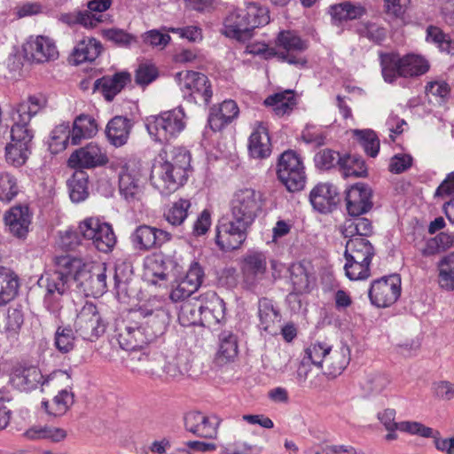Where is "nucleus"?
I'll use <instances>...</instances> for the list:
<instances>
[{"label": "nucleus", "instance_id": "nucleus-1", "mask_svg": "<svg viewBox=\"0 0 454 454\" xmlns=\"http://www.w3.org/2000/svg\"><path fill=\"white\" fill-rule=\"evenodd\" d=\"M59 265L64 270H57L46 278V294L44 302L52 306L59 298L68 290L70 278L80 286L86 295L98 297L107 290L106 267L105 263L84 261L82 258L64 256L59 260Z\"/></svg>", "mask_w": 454, "mask_h": 454}, {"label": "nucleus", "instance_id": "nucleus-2", "mask_svg": "<svg viewBox=\"0 0 454 454\" xmlns=\"http://www.w3.org/2000/svg\"><path fill=\"white\" fill-rule=\"evenodd\" d=\"M168 323L167 311L161 307L147 305L130 311L126 319L117 324L116 339L124 350H136L161 336Z\"/></svg>", "mask_w": 454, "mask_h": 454}, {"label": "nucleus", "instance_id": "nucleus-3", "mask_svg": "<svg viewBox=\"0 0 454 454\" xmlns=\"http://www.w3.org/2000/svg\"><path fill=\"white\" fill-rule=\"evenodd\" d=\"M45 105L46 99L43 95H32L12 108L11 113L12 142L5 147V158L9 164L20 167L27 161L34 137L30 121Z\"/></svg>", "mask_w": 454, "mask_h": 454}, {"label": "nucleus", "instance_id": "nucleus-4", "mask_svg": "<svg viewBox=\"0 0 454 454\" xmlns=\"http://www.w3.org/2000/svg\"><path fill=\"white\" fill-rule=\"evenodd\" d=\"M380 60L383 79L388 83H393L400 77L420 76L429 70L428 61L412 53L404 56L395 52L380 53Z\"/></svg>", "mask_w": 454, "mask_h": 454}, {"label": "nucleus", "instance_id": "nucleus-5", "mask_svg": "<svg viewBox=\"0 0 454 454\" xmlns=\"http://www.w3.org/2000/svg\"><path fill=\"white\" fill-rule=\"evenodd\" d=\"M185 114L182 107L165 111L146 118V129L155 141L164 143L177 137L185 128Z\"/></svg>", "mask_w": 454, "mask_h": 454}, {"label": "nucleus", "instance_id": "nucleus-6", "mask_svg": "<svg viewBox=\"0 0 454 454\" xmlns=\"http://www.w3.org/2000/svg\"><path fill=\"white\" fill-rule=\"evenodd\" d=\"M263 194L254 188L236 191L231 201V217L251 226L262 211Z\"/></svg>", "mask_w": 454, "mask_h": 454}, {"label": "nucleus", "instance_id": "nucleus-7", "mask_svg": "<svg viewBox=\"0 0 454 454\" xmlns=\"http://www.w3.org/2000/svg\"><path fill=\"white\" fill-rule=\"evenodd\" d=\"M277 176L289 192L303 190L307 176L301 156L293 150H287L281 153L278 160Z\"/></svg>", "mask_w": 454, "mask_h": 454}, {"label": "nucleus", "instance_id": "nucleus-8", "mask_svg": "<svg viewBox=\"0 0 454 454\" xmlns=\"http://www.w3.org/2000/svg\"><path fill=\"white\" fill-rule=\"evenodd\" d=\"M43 384L64 387L59 391L51 402L44 401L42 403L48 414L55 417L64 415L74 402V395L68 389L71 388L73 384L70 373L67 371H54L45 378Z\"/></svg>", "mask_w": 454, "mask_h": 454}, {"label": "nucleus", "instance_id": "nucleus-9", "mask_svg": "<svg viewBox=\"0 0 454 454\" xmlns=\"http://www.w3.org/2000/svg\"><path fill=\"white\" fill-rule=\"evenodd\" d=\"M78 231L84 239L91 241L94 247L103 253L112 251L116 243L112 226L98 217L83 219L78 224Z\"/></svg>", "mask_w": 454, "mask_h": 454}, {"label": "nucleus", "instance_id": "nucleus-10", "mask_svg": "<svg viewBox=\"0 0 454 454\" xmlns=\"http://www.w3.org/2000/svg\"><path fill=\"white\" fill-rule=\"evenodd\" d=\"M176 81L184 98L194 103L207 105L213 95L208 78L199 72L182 71L176 74Z\"/></svg>", "mask_w": 454, "mask_h": 454}, {"label": "nucleus", "instance_id": "nucleus-11", "mask_svg": "<svg viewBox=\"0 0 454 454\" xmlns=\"http://www.w3.org/2000/svg\"><path fill=\"white\" fill-rule=\"evenodd\" d=\"M74 327L81 338L94 341L105 333L106 325L96 305L87 301L77 309Z\"/></svg>", "mask_w": 454, "mask_h": 454}, {"label": "nucleus", "instance_id": "nucleus-12", "mask_svg": "<svg viewBox=\"0 0 454 454\" xmlns=\"http://www.w3.org/2000/svg\"><path fill=\"white\" fill-rule=\"evenodd\" d=\"M249 225L231 219L223 218L215 227V244L221 251L231 252L239 249L247 237Z\"/></svg>", "mask_w": 454, "mask_h": 454}, {"label": "nucleus", "instance_id": "nucleus-13", "mask_svg": "<svg viewBox=\"0 0 454 454\" xmlns=\"http://www.w3.org/2000/svg\"><path fill=\"white\" fill-rule=\"evenodd\" d=\"M371 303L378 308H387L394 304L401 294V278L390 275L374 280L368 292Z\"/></svg>", "mask_w": 454, "mask_h": 454}, {"label": "nucleus", "instance_id": "nucleus-14", "mask_svg": "<svg viewBox=\"0 0 454 454\" xmlns=\"http://www.w3.org/2000/svg\"><path fill=\"white\" fill-rule=\"evenodd\" d=\"M107 162L106 150L94 142L75 150L68 159V165L74 168H94L105 166Z\"/></svg>", "mask_w": 454, "mask_h": 454}, {"label": "nucleus", "instance_id": "nucleus-15", "mask_svg": "<svg viewBox=\"0 0 454 454\" xmlns=\"http://www.w3.org/2000/svg\"><path fill=\"white\" fill-rule=\"evenodd\" d=\"M23 50L27 59L35 63L55 61L59 56L55 41L45 35L30 36Z\"/></svg>", "mask_w": 454, "mask_h": 454}, {"label": "nucleus", "instance_id": "nucleus-16", "mask_svg": "<svg viewBox=\"0 0 454 454\" xmlns=\"http://www.w3.org/2000/svg\"><path fill=\"white\" fill-rule=\"evenodd\" d=\"M6 231L17 239H25L29 232L32 213L27 205H17L9 208L4 215Z\"/></svg>", "mask_w": 454, "mask_h": 454}, {"label": "nucleus", "instance_id": "nucleus-17", "mask_svg": "<svg viewBox=\"0 0 454 454\" xmlns=\"http://www.w3.org/2000/svg\"><path fill=\"white\" fill-rule=\"evenodd\" d=\"M203 270L198 262H192L184 278L176 280L172 286L169 298L172 301H184L202 283Z\"/></svg>", "mask_w": 454, "mask_h": 454}, {"label": "nucleus", "instance_id": "nucleus-18", "mask_svg": "<svg viewBox=\"0 0 454 454\" xmlns=\"http://www.w3.org/2000/svg\"><path fill=\"white\" fill-rule=\"evenodd\" d=\"M171 239L168 231L145 224L137 227L130 237L134 247L144 251L160 247Z\"/></svg>", "mask_w": 454, "mask_h": 454}, {"label": "nucleus", "instance_id": "nucleus-19", "mask_svg": "<svg viewBox=\"0 0 454 454\" xmlns=\"http://www.w3.org/2000/svg\"><path fill=\"white\" fill-rule=\"evenodd\" d=\"M201 323L200 325L211 327L220 324L225 317V303L215 292L200 294Z\"/></svg>", "mask_w": 454, "mask_h": 454}, {"label": "nucleus", "instance_id": "nucleus-20", "mask_svg": "<svg viewBox=\"0 0 454 454\" xmlns=\"http://www.w3.org/2000/svg\"><path fill=\"white\" fill-rule=\"evenodd\" d=\"M278 45L286 50L280 54V58L289 64L304 66L306 59L299 53L307 49V44L293 31H282L277 39Z\"/></svg>", "mask_w": 454, "mask_h": 454}, {"label": "nucleus", "instance_id": "nucleus-21", "mask_svg": "<svg viewBox=\"0 0 454 454\" xmlns=\"http://www.w3.org/2000/svg\"><path fill=\"white\" fill-rule=\"evenodd\" d=\"M218 425L219 420L216 417H209L200 411H189L184 416L185 429L200 437H215Z\"/></svg>", "mask_w": 454, "mask_h": 454}, {"label": "nucleus", "instance_id": "nucleus-22", "mask_svg": "<svg viewBox=\"0 0 454 454\" xmlns=\"http://www.w3.org/2000/svg\"><path fill=\"white\" fill-rule=\"evenodd\" d=\"M151 180L161 194L168 195L176 191L187 179L181 175L177 177V172L173 167L164 162L159 167H154Z\"/></svg>", "mask_w": 454, "mask_h": 454}, {"label": "nucleus", "instance_id": "nucleus-23", "mask_svg": "<svg viewBox=\"0 0 454 454\" xmlns=\"http://www.w3.org/2000/svg\"><path fill=\"white\" fill-rule=\"evenodd\" d=\"M347 210L352 216L367 213L372 207V190L362 183L352 185L346 194Z\"/></svg>", "mask_w": 454, "mask_h": 454}, {"label": "nucleus", "instance_id": "nucleus-24", "mask_svg": "<svg viewBox=\"0 0 454 454\" xmlns=\"http://www.w3.org/2000/svg\"><path fill=\"white\" fill-rule=\"evenodd\" d=\"M242 273L247 283L254 285L262 280L267 271V256L261 251H248L243 257Z\"/></svg>", "mask_w": 454, "mask_h": 454}, {"label": "nucleus", "instance_id": "nucleus-25", "mask_svg": "<svg viewBox=\"0 0 454 454\" xmlns=\"http://www.w3.org/2000/svg\"><path fill=\"white\" fill-rule=\"evenodd\" d=\"M239 109L233 100H224L210 109L208 125L214 131H220L239 116Z\"/></svg>", "mask_w": 454, "mask_h": 454}, {"label": "nucleus", "instance_id": "nucleus-26", "mask_svg": "<svg viewBox=\"0 0 454 454\" xmlns=\"http://www.w3.org/2000/svg\"><path fill=\"white\" fill-rule=\"evenodd\" d=\"M248 151L255 159L268 158L271 153V143L267 127L256 122L248 139Z\"/></svg>", "mask_w": 454, "mask_h": 454}, {"label": "nucleus", "instance_id": "nucleus-27", "mask_svg": "<svg viewBox=\"0 0 454 454\" xmlns=\"http://www.w3.org/2000/svg\"><path fill=\"white\" fill-rule=\"evenodd\" d=\"M339 195L338 189L330 183H320L310 192L309 200L315 209L321 213L330 211L336 204Z\"/></svg>", "mask_w": 454, "mask_h": 454}, {"label": "nucleus", "instance_id": "nucleus-28", "mask_svg": "<svg viewBox=\"0 0 454 454\" xmlns=\"http://www.w3.org/2000/svg\"><path fill=\"white\" fill-rule=\"evenodd\" d=\"M12 385L22 391H30L39 384L43 386L45 379L41 371L35 366L15 368L11 376Z\"/></svg>", "mask_w": 454, "mask_h": 454}, {"label": "nucleus", "instance_id": "nucleus-29", "mask_svg": "<svg viewBox=\"0 0 454 454\" xmlns=\"http://www.w3.org/2000/svg\"><path fill=\"white\" fill-rule=\"evenodd\" d=\"M119 186L127 200L138 199L142 191L139 171L134 166L126 164L120 173Z\"/></svg>", "mask_w": 454, "mask_h": 454}, {"label": "nucleus", "instance_id": "nucleus-30", "mask_svg": "<svg viewBox=\"0 0 454 454\" xmlns=\"http://www.w3.org/2000/svg\"><path fill=\"white\" fill-rule=\"evenodd\" d=\"M102 44L93 37H84L74 46L70 62L74 65H80L84 62L94 61L101 53Z\"/></svg>", "mask_w": 454, "mask_h": 454}, {"label": "nucleus", "instance_id": "nucleus-31", "mask_svg": "<svg viewBox=\"0 0 454 454\" xmlns=\"http://www.w3.org/2000/svg\"><path fill=\"white\" fill-rule=\"evenodd\" d=\"M250 30L246 10L242 8L231 9L223 23V34L227 37L239 39L242 35Z\"/></svg>", "mask_w": 454, "mask_h": 454}, {"label": "nucleus", "instance_id": "nucleus-32", "mask_svg": "<svg viewBox=\"0 0 454 454\" xmlns=\"http://www.w3.org/2000/svg\"><path fill=\"white\" fill-rule=\"evenodd\" d=\"M132 123L129 119L115 116L109 121L106 129L109 143L116 147L125 145L129 139Z\"/></svg>", "mask_w": 454, "mask_h": 454}, {"label": "nucleus", "instance_id": "nucleus-33", "mask_svg": "<svg viewBox=\"0 0 454 454\" xmlns=\"http://www.w3.org/2000/svg\"><path fill=\"white\" fill-rule=\"evenodd\" d=\"M332 23L335 26H341L348 20L359 19L365 14V9L359 4L342 2L332 5L329 8Z\"/></svg>", "mask_w": 454, "mask_h": 454}, {"label": "nucleus", "instance_id": "nucleus-34", "mask_svg": "<svg viewBox=\"0 0 454 454\" xmlns=\"http://www.w3.org/2000/svg\"><path fill=\"white\" fill-rule=\"evenodd\" d=\"M98 123L92 116L80 114L73 122L71 144L76 145L83 139L91 138L98 133Z\"/></svg>", "mask_w": 454, "mask_h": 454}, {"label": "nucleus", "instance_id": "nucleus-35", "mask_svg": "<svg viewBox=\"0 0 454 454\" xmlns=\"http://www.w3.org/2000/svg\"><path fill=\"white\" fill-rule=\"evenodd\" d=\"M350 362V349L347 345H341L340 348L331 351L324 364H325V373L336 377L346 369Z\"/></svg>", "mask_w": 454, "mask_h": 454}, {"label": "nucleus", "instance_id": "nucleus-36", "mask_svg": "<svg viewBox=\"0 0 454 454\" xmlns=\"http://www.w3.org/2000/svg\"><path fill=\"white\" fill-rule=\"evenodd\" d=\"M167 156L165 163H168L177 172V177L180 175L185 179L188 176V170L191 166V155L188 151L181 147L167 146L164 149Z\"/></svg>", "mask_w": 454, "mask_h": 454}, {"label": "nucleus", "instance_id": "nucleus-37", "mask_svg": "<svg viewBox=\"0 0 454 454\" xmlns=\"http://www.w3.org/2000/svg\"><path fill=\"white\" fill-rule=\"evenodd\" d=\"M437 284L445 291H454V253L442 256L436 263Z\"/></svg>", "mask_w": 454, "mask_h": 454}, {"label": "nucleus", "instance_id": "nucleus-38", "mask_svg": "<svg viewBox=\"0 0 454 454\" xmlns=\"http://www.w3.org/2000/svg\"><path fill=\"white\" fill-rule=\"evenodd\" d=\"M200 295L184 301L178 312V321L183 326L197 325L201 323Z\"/></svg>", "mask_w": 454, "mask_h": 454}, {"label": "nucleus", "instance_id": "nucleus-39", "mask_svg": "<svg viewBox=\"0 0 454 454\" xmlns=\"http://www.w3.org/2000/svg\"><path fill=\"white\" fill-rule=\"evenodd\" d=\"M20 287L18 276L5 268H0V306L12 301Z\"/></svg>", "mask_w": 454, "mask_h": 454}, {"label": "nucleus", "instance_id": "nucleus-40", "mask_svg": "<svg viewBox=\"0 0 454 454\" xmlns=\"http://www.w3.org/2000/svg\"><path fill=\"white\" fill-rule=\"evenodd\" d=\"M105 15L90 13L88 10L62 13L59 20L68 26L81 25L85 28H94L104 21Z\"/></svg>", "mask_w": 454, "mask_h": 454}, {"label": "nucleus", "instance_id": "nucleus-41", "mask_svg": "<svg viewBox=\"0 0 454 454\" xmlns=\"http://www.w3.org/2000/svg\"><path fill=\"white\" fill-rule=\"evenodd\" d=\"M219 349L216 353L215 361L219 365L232 362L238 355V342L236 336L224 331L219 336Z\"/></svg>", "mask_w": 454, "mask_h": 454}, {"label": "nucleus", "instance_id": "nucleus-42", "mask_svg": "<svg viewBox=\"0 0 454 454\" xmlns=\"http://www.w3.org/2000/svg\"><path fill=\"white\" fill-rule=\"evenodd\" d=\"M331 351V345L326 340H314L307 344L302 357L313 366L323 369V364Z\"/></svg>", "mask_w": 454, "mask_h": 454}, {"label": "nucleus", "instance_id": "nucleus-43", "mask_svg": "<svg viewBox=\"0 0 454 454\" xmlns=\"http://www.w3.org/2000/svg\"><path fill=\"white\" fill-rule=\"evenodd\" d=\"M129 79L128 73H118L113 76H104L97 80L96 86L101 88L105 98L110 101L122 90Z\"/></svg>", "mask_w": 454, "mask_h": 454}, {"label": "nucleus", "instance_id": "nucleus-44", "mask_svg": "<svg viewBox=\"0 0 454 454\" xmlns=\"http://www.w3.org/2000/svg\"><path fill=\"white\" fill-rule=\"evenodd\" d=\"M374 254V247L366 238L355 237L346 243L344 256L372 261Z\"/></svg>", "mask_w": 454, "mask_h": 454}, {"label": "nucleus", "instance_id": "nucleus-45", "mask_svg": "<svg viewBox=\"0 0 454 454\" xmlns=\"http://www.w3.org/2000/svg\"><path fill=\"white\" fill-rule=\"evenodd\" d=\"M340 231L346 239L355 237L365 238L372 233V223L364 217L354 216V218L346 219L340 226Z\"/></svg>", "mask_w": 454, "mask_h": 454}, {"label": "nucleus", "instance_id": "nucleus-46", "mask_svg": "<svg viewBox=\"0 0 454 454\" xmlns=\"http://www.w3.org/2000/svg\"><path fill=\"white\" fill-rule=\"evenodd\" d=\"M25 436L29 440L59 442L66 438L67 432L63 428L53 426L35 425L25 432Z\"/></svg>", "mask_w": 454, "mask_h": 454}, {"label": "nucleus", "instance_id": "nucleus-47", "mask_svg": "<svg viewBox=\"0 0 454 454\" xmlns=\"http://www.w3.org/2000/svg\"><path fill=\"white\" fill-rule=\"evenodd\" d=\"M69 196L73 202L79 203L87 199L88 175L82 171H76L67 182Z\"/></svg>", "mask_w": 454, "mask_h": 454}, {"label": "nucleus", "instance_id": "nucleus-48", "mask_svg": "<svg viewBox=\"0 0 454 454\" xmlns=\"http://www.w3.org/2000/svg\"><path fill=\"white\" fill-rule=\"evenodd\" d=\"M264 104L272 107L277 115L281 116L293 109L295 105V98L292 90H285L268 97Z\"/></svg>", "mask_w": 454, "mask_h": 454}, {"label": "nucleus", "instance_id": "nucleus-49", "mask_svg": "<svg viewBox=\"0 0 454 454\" xmlns=\"http://www.w3.org/2000/svg\"><path fill=\"white\" fill-rule=\"evenodd\" d=\"M344 265L345 275L352 281L365 280L371 276V262L357 258L345 256Z\"/></svg>", "mask_w": 454, "mask_h": 454}, {"label": "nucleus", "instance_id": "nucleus-50", "mask_svg": "<svg viewBox=\"0 0 454 454\" xmlns=\"http://www.w3.org/2000/svg\"><path fill=\"white\" fill-rule=\"evenodd\" d=\"M258 309L261 327L266 332H270L275 324L280 322L279 311L274 308L272 301L266 298L259 300Z\"/></svg>", "mask_w": 454, "mask_h": 454}, {"label": "nucleus", "instance_id": "nucleus-51", "mask_svg": "<svg viewBox=\"0 0 454 454\" xmlns=\"http://www.w3.org/2000/svg\"><path fill=\"white\" fill-rule=\"evenodd\" d=\"M71 129L68 123L56 126L51 132L49 148L52 153L63 152L71 143Z\"/></svg>", "mask_w": 454, "mask_h": 454}, {"label": "nucleus", "instance_id": "nucleus-52", "mask_svg": "<svg viewBox=\"0 0 454 454\" xmlns=\"http://www.w3.org/2000/svg\"><path fill=\"white\" fill-rule=\"evenodd\" d=\"M192 206L190 200L179 199L173 202L164 213V218L172 226H180L188 216Z\"/></svg>", "mask_w": 454, "mask_h": 454}, {"label": "nucleus", "instance_id": "nucleus-53", "mask_svg": "<svg viewBox=\"0 0 454 454\" xmlns=\"http://www.w3.org/2000/svg\"><path fill=\"white\" fill-rule=\"evenodd\" d=\"M245 10L249 22L250 30L267 25L270 22L269 10L258 3H247Z\"/></svg>", "mask_w": 454, "mask_h": 454}, {"label": "nucleus", "instance_id": "nucleus-54", "mask_svg": "<svg viewBox=\"0 0 454 454\" xmlns=\"http://www.w3.org/2000/svg\"><path fill=\"white\" fill-rule=\"evenodd\" d=\"M145 278L153 285H160L167 280L166 268L163 261L156 258L149 259L145 262Z\"/></svg>", "mask_w": 454, "mask_h": 454}, {"label": "nucleus", "instance_id": "nucleus-55", "mask_svg": "<svg viewBox=\"0 0 454 454\" xmlns=\"http://www.w3.org/2000/svg\"><path fill=\"white\" fill-rule=\"evenodd\" d=\"M364 152L371 157H376L380 151V140L372 129L353 130Z\"/></svg>", "mask_w": 454, "mask_h": 454}, {"label": "nucleus", "instance_id": "nucleus-56", "mask_svg": "<svg viewBox=\"0 0 454 454\" xmlns=\"http://www.w3.org/2000/svg\"><path fill=\"white\" fill-rule=\"evenodd\" d=\"M356 31L362 37H365L372 43H380L386 38V29L378 23L372 21L361 22Z\"/></svg>", "mask_w": 454, "mask_h": 454}, {"label": "nucleus", "instance_id": "nucleus-57", "mask_svg": "<svg viewBox=\"0 0 454 454\" xmlns=\"http://www.w3.org/2000/svg\"><path fill=\"white\" fill-rule=\"evenodd\" d=\"M20 192L17 178L8 172L0 174V200L10 202Z\"/></svg>", "mask_w": 454, "mask_h": 454}, {"label": "nucleus", "instance_id": "nucleus-58", "mask_svg": "<svg viewBox=\"0 0 454 454\" xmlns=\"http://www.w3.org/2000/svg\"><path fill=\"white\" fill-rule=\"evenodd\" d=\"M340 168L344 177L362 176L366 172L364 160L360 157L351 155L342 157Z\"/></svg>", "mask_w": 454, "mask_h": 454}, {"label": "nucleus", "instance_id": "nucleus-59", "mask_svg": "<svg viewBox=\"0 0 454 454\" xmlns=\"http://www.w3.org/2000/svg\"><path fill=\"white\" fill-rule=\"evenodd\" d=\"M434 428L416 420L400 421L399 431L412 436L431 438L434 434Z\"/></svg>", "mask_w": 454, "mask_h": 454}, {"label": "nucleus", "instance_id": "nucleus-60", "mask_svg": "<svg viewBox=\"0 0 454 454\" xmlns=\"http://www.w3.org/2000/svg\"><path fill=\"white\" fill-rule=\"evenodd\" d=\"M74 335L70 326H59L55 333V347L63 353H68L74 347Z\"/></svg>", "mask_w": 454, "mask_h": 454}, {"label": "nucleus", "instance_id": "nucleus-61", "mask_svg": "<svg viewBox=\"0 0 454 454\" xmlns=\"http://www.w3.org/2000/svg\"><path fill=\"white\" fill-rule=\"evenodd\" d=\"M102 35L106 40L121 47H128L136 42V38L132 35L119 28L105 29L102 31Z\"/></svg>", "mask_w": 454, "mask_h": 454}, {"label": "nucleus", "instance_id": "nucleus-62", "mask_svg": "<svg viewBox=\"0 0 454 454\" xmlns=\"http://www.w3.org/2000/svg\"><path fill=\"white\" fill-rule=\"evenodd\" d=\"M390 379L386 374L374 373L368 376L365 387L372 395L382 394L389 386Z\"/></svg>", "mask_w": 454, "mask_h": 454}, {"label": "nucleus", "instance_id": "nucleus-63", "mask_svg": "<svg viewBox=\"0 0 454 454\" xmlns=\"http://www.w3.org/2000/svg\"><path fill=\"white\" fill-rule=\"evenodd\" d=\"M341 159L342 157H340L339 153L330 149H325L316 154L315 162L317 167L329 169L335 165L340 166Z\"/></svg>", "mask_w": 454, "mask_h": 454}, {"label": "nucleus", "instance_id": "nucleus-64", "mask_svg": "<svg viewBox=\"0 0 454 454\" xmlns=\"http://www.w3.org/2000/svg\"><path fill=\"white\" fill-rule=\"evenodd\" d=\"M6 319L5 332L7 333L8 338H16L23 324V314L21 310L10 308L7 312Z\"/></svg>", "mask_w": 454, "mask_h": 454}]
</instances>
